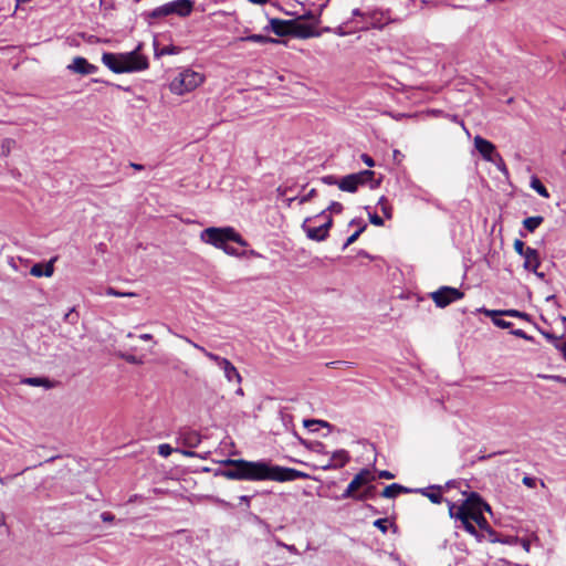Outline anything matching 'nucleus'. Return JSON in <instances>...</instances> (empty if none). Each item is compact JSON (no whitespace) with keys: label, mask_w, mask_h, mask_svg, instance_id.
<instances>
[{"label":"nucleus","mask_w":566,"mask_h":566,"mask_svg":"<svg viewBox=\"0 0 566 566\" xmlns=\"http://www.w3.org/2000/svg\"><path fill=\"white\" fill-rule=\"evenodd\" d=\"M226 464L231 469L223 470L221 474L229 480L287 482L307 478V474L296 469L272 464L266 460L230 459Z\"/></svg>","instance_id":"nucleus-1"},{"label":"nucleus","mask_w":566,"mask_h":566,"mask_svg":"<svg viewBox=\"0 0 566 566\" xmlns=\"http://www.w3.org/2000/svg\"><path fill=\"white\" fill-rule=\"evenodd\" d=\"M449 515L459 521L461 526L471 535L480 539V534L472 522H475L481 530L490 531V525L483 515L484 511H491L490 505L476 492H470L460 504L447 501Z\"/></svg>","instance_id":"nucleus-2"},{"label":"nucleus","mask_w":566,"mask_h":566,"mask_svg":"<svg viewBox=\"0 0 566 566\" xmlns=\"http://www.w3.org/2000/svg\"><path fill=\"white\" fill-rule=\"evenodd\" d=\"M143 44L126 53L105 52L102 55L103 64L116 74L142 72L149 67L147 56L140 53Z\"/></svg>","instance_id":"nucleus-3"},{"label":"nucleus","mask_w":566,"mask_h":566,"mask_svg":"<svg viewBox=\"0 0 566 566\" xmlns=\"http://www.w3.org/2000/svg\"><path fill=\"white\" fill-rule=\"evenodd\" d=\"M200 239L214 248L223 249L229 242H235L241 247H247L248 242L232 227H210L201 231Z\"/></svg>","instance_id":"nucleus-4"},{"label":"nucleus","mask_w":566,"mask_h":566,"mask_svg":"<svg viewBox=\"0 0 566 566\" xmlns=\"http://www.w3.org/2000/svg\"><path fill=\"white\" fill-rule=\"evenodd\" d=\"M205 81V75L191 69L180 71L169 83V90L176 95H184L196 90Z\"/></svg>","instance_id":"nucleus-5"},{"label":"nucleus","mask_w":566,"mask_h":566,"mask_svg":"<svg viewBox=\"0 0 566 566\" xmlns=\"http://www.w3.org/2000/svg\"><path fill=\"white\" fill-rule=\"evenodd\" d=\"M474 147L484 160L496 165L503 172H507L502 156L496 151L495 146L491 142L478 135L474 137Z\"/></svg>","instance_id":"nucleus-6"},{"label":"nucleus","mask_w":566,"mask_h":566,"mask_svg":"<svg viewBox=\"0 0 566 566\" xmlns=\"http://www.w3.org/2000/svg\"><path fill=\"white\" fill-rule=\"evenodd\" d=\"M314 218H306L302 223V229L306 233L307 238L313 241L322 242L328 237L329 229L333 226V219L327 216V219L321 226H312Z\"/></svg>","instance_id":"nucleus-7"},{"label":"nucleus","mask_w":566,"mask_h":566,"mask_svg":"<svg viewBox=\"0 0 566 566\" xmlns=\"http://www.w3.org/2000/svg\"><path fill=\"white\" fill-rule=\"evenodd\" d=\"M463 295V292H461L459 289L441 286L439 290L431 293V298L438 307L443 308L452 302L461 300Z\"/></svg>","instance_id":"nucleus-8"},{"label":"nucleus","mask_w":566,"mask_h":566,"mask_svg":"<svg viewBox=\"0 0 566 566\" xmlns=\"http://www.w3.org/2000/svg\"><path fill=\"white\" fill-rule=\"evenodd\" d=\"M291 25V36L297 39L318 38L322 35V31H318L314 24L302 22L300 19H292Z\"/></svg>","instance_id":"nucleus-9"},{"label":"nucleus","mask_w":566,"mask_h":566,"mask_svg":"<svg viewBox=\"0 0 566 566\" xmlns=\"http://www.w3.org/2000/svg\"><path fill=\"white\" fill-rule=\"evenodd\" d=\"M168 3L169 13L176 14L180 18H187L191 14L193 10V1L192 0H174Z\"/></svg>","instance_id":"nucleus-10"},{"label":"nucleus","mask_w":566,"mask_h":566,"mask_svg":"<svg viewBox=\"0 0 566 566\" xmlns=\"http://www.w3.org/2000/svg\"><path fill=\"white\" fill-rule=\"evenodd\" d=\"M67 69L74 73L82 75L94 74L98 70L96 65L88 63V61L82 56L74 57L72 63L67 66Z\"/></svg>","instance_id":"nucleus-11"},{"label":"nucleus","mask_w":566,"mask_h":566,"mask_svg":"<svg viewBox=\"0 0 566 566\" xmlns=\"http://www.w3.org/2000/svg\"><path fill=\"white\" fill-rule=\"evenodd\" d=\"M177 441L187 448H197L201 442V436L196 430L185 428L179 431Z\"/></svg>","instance_id":"nucleus-12"},{"label":"nucleus","mask_w":566,"mask_h":566,"mask_svg":"<svg viewBox=\"0 0 566 566\" xmlns=\"http://www.w3.org/2000/svg\"><path fill=\"white\" fill-rule=\"evenodd\" d=\"M291 20L272 18L269 20V27L265 30L273 32L277 36H287L291 35Z\"/></svg>","instance_id":"nucleus-13"},{"label":"nucleus","mask_w":566,"mask_h":566,"mask_svg":"<svg viewBox=\"0 0 566 566\" xmlns=\"http://www.w3.org/2000/svg\"><path fill=\"white\" fill-rule=\"evenodd\" d=\"M523 258H524V264H523L524 269L527 271H531L533 273H536V270L541 265V259H539L538 251L536 249L527 247Z\"/></svg>","instance_id":"nucleus-14"},{"label":"nucleus","mask_w":566,"mask_h":566,"mask_svg":"<svg viewBox=\"0 0 566 566\" xmlns=\"http://www.w3.org/2000/svg\"><path fill=\"white\" fill-rule=\"evenodd\" d=\"M325 9V4H317V8L314 10H307L304 13L297 15L295 19H300V21H308V24H314L315 28H318L321 23V15L323 10Z\"/></svg>","instance_id":"nucleus-15"},{"label":"nucleus","mask_w":566,"mask_h":566,"mask_svg":"<svg viewBox=\"0 0 566 566\" xmlns=\"http://www.w3.org/2000/svg\"><path fill=\"white\" fill-rule=\"evenodd\" d=\"M417 492H420L422 495L427 496L434 504H440L443 501L447 503L448 501L442 497V485H430L428 488L418 489Z\"/></svg>","instance_id":"nucleus-16"},{"label":"nucleus","mask_w":566,"mask_h":566,"mask_svg":"<svg viewBox=\"0 0 566 566\" xmlns=\"http://www.w3.org/2000/svg\"><path fill=\"white\" fill-rule=\"evenodd\" d=\"M486 316H510V317H518L522 319L530 321L531 316L525 312H520L517 310H480Z\"/></svg>","instance_id":"nucleus-17"},{"label":"nucleus","mask_w":566,"mask_h":566,"mask_svg":"<svg viewBox=\"0 0 566 566\" xmlns=\"http://www.w3.org/2000/svg\"><path fill=\"white\" fill-rule=\"evenodd\" d=\"M54 272L53 261H50L45 264L35 263L30 269V274L35 277L46 276L50 277Z\"/></svg>","instance_id":"nucleus-18"},{"label":"nucleus","mask_w":566,"mask_h":566,"mask_svg":"<svg viewBox=\"0 0 566 566\" xmlns=\"http://www.w3.org/2000/svg\"><path fill=\"white\" fill-rule=\"evenodd\" d=\"M359 186L360 185H359L355 174H350V175L343 177L338 182V188L340 190L352 192V193L356 192Z\"/></svg>","instance_id":"nucleus-19"},{"label":"nucleus","mask_w":566,"mask_h":566,"mask_svg":"<svg viewBox=\"0 0 566 566\" xmlns=\"http://www.w3.org/2000/svg\"><path fill=\"white\" fill-rule=\"evenodd\" d=\"M24 385L34 386V387H44L45 389H51L56 386V381L50 380L46 377H28L22 379L21 381Z\"/></svg>","instance_id":"nucleus-20"},{"label":"nucleus","mask_w":566,"mask_h":566,"mask_svg":"<svg viewBox=\"0 0 566 566\" xmlns=\"http://www.w3.org/2000/svg\"><path fill=\"white\" fill-rule=\"evenodd\" d=\"M220 369L223 371L224 377L229 382L241 384L242 377L230 360L227 363V366L223 365Z\"/></svg>","instance_id":"nucleus-21"},{"label":"nucleus","mask_w":566,"mask_h":566,"mask_svg":"<svg viewBox=\"0 0 566 566\" xmlns=\"http://www.w3.org/2000/svg\"><path fill=\"white\" fill-rule=\"evenodd\" d=\"M410 490L403 485H400L398 483H392L390 485H387L384 491L381 492L382 497L387 499H394L400 493H409Z\"/></svg>","instance_id":"nucleus-22"},{"label":"nucleus","mask_w":566,"mask_h":566,"mask_svg":"<svg viewBox=\"0 0 566 566\" xmlns=\"http://www.w3.org/2000/svg\"><path fill=\"white\" fill-rule=\"evenodd\" d=\"M168 15H170L168 3H165L147 12L145 14V18L148 21V23H151L153 20L161 19Z\"/></svg>","instance_id":"nucleus-23"},{"label":"nucleus","mask_w":566,"mask_h":566,"mask_svg":"<svg viewBox=\"0 0 566 566\" xmlns=\"http://www.w3.org/2000/svg\"><path fill=\"white\" fill-rule=\"evenodd\" d=\"M329 459H333V462H335L337 468L342 469L349 462L350 455L346 450L340 449L334 451Z\"/></svg>","instance_id":"nucleus-24"},{"label":"nucleus","mask_w":566,"mask_h":566,"mask_svg":"<svg viewBox=\"0 0 566 566\" xmlns=\"http://www.w3.org/2000/svg\"><path fill=\"white\" fill-rule=\"evenodd\" d=\"M543 221L544 218L542 216L528 217L524 219L523 226L527 231L534 232L543 223Z\"/></svg>","instance_id":"nucleus-25"},{"label":"nucleus","mask_w":566,"mask_h":566,"mask_svg":"<svg viewBox=\"0 0 566 566\" xmlns=\"http://www.w3.org/2000/svg\"><path fill=\"white\" fill-rule=\"evenodd\" d=\"M376 494V486L371 484L365 485V489L357 494V501L364 502L374 499Z\"/></svg>","instance_id":"nucleus-26"},{"label":"nucleus","mask_w":566,"mask_h":566,"mask_svg":"<svg viewBox=\"0 0 566 566\" xmlns=\"http://www.w3.org/2000/svg\"><path fill=\"white\" fill-rule=\"evenodd\" d=\"M242 40L249 41V42H254V43H261V44L277 42V40L266 36V35H262V34H251L245 38H242Z\"/></svg>","instance_id":"nucleus-27"},{"label":"nucleus","mask_w":566,"mask_h":566,"mask_svg":"<svg viewBox=\"0 0 566 566\" xmlns=\"http://www.w3.org/2000/svg\"><path fill=\"white\" fill-rule=\"evenodd\" d=\"M358 490H359V486L356 483H354L353 481H350V483L348 484V486L346 488L344 493L340 495V499L342 500L353 499V500L357 501V494L359 493Z\"/></svg>","instance_id":"nucleus-28"},{"label":"nucleus","mask_w":566,"mask_h":566,"mask_svg":"<svg viewBox=\"0 0 566 566\" xmlns=\"http://www.w3.org/2000/svg\"><path fill=\"white\" fill-rule=\"evenodd\" d=\"M531 187L534 189L539 196L544 198H548L549 193L546 187L542 184V181L537 177H533L531 179Z\"/></svg>","instance_id":"nucleus-29"},{"label":"nucleus","mask_w":566,"mask_h":566,"mask_svg":"<svg viewBox=\"0 0 566 566\" xmlns=\"http://www.w3.org/2000/svg\"><path fill=\"white\" fill-rule=\"evenodd\" d=\"M377 206L380 208L381 212L384 213L385 218L391 219L392 218V208L387 200L386 197H380L378 200Z\"/></svg>","instance_id":"nucleus-30"},{"label":"nucleus","mask_w":566,"mask_h":566,"mask_svg":"<svg viewBox=\"0 0 566 566\" xmlns=\"http://www.w3.org/2000/svg\"><path fill=\"white\" fill-rule=\"evenodd\" d=\"M356 178L359 182V185H366L368 182H371L375 176V171L373 170H361L359 172H356Z\"/></svg>","instance_id":"nucleus-31"},{"label":"nucleus","mask_w":566,"mask_h":566,"mask_svg":"<svg viewBox=\"0 0 566 566\" xmlns=\"http://www.w3.org/2000/svg\"><path fill=\"white\" fill-rule=\"evenodd\" d=\"M357 476H360L363 483L365 485L367 484H370L371 482H374L376 480V475L374 474V472L369 469H363L360 470L358 473H357Z\"/></svg>","instance_id":"nucleus-32"},{"label":"nucleus","mask_w":566,"mask_h":566,"mask_svg":"<svg viewBox=\"0 0 566 566\" xmlns=\"http://www.w3.org/2000/svg\"><path fill=\"white\" fill-rule=\"evenodd\" d=\"M366 224H361L357 231H355L350 237L347 238L346 242L344 243L342 250H346L350 244H353L359 235L365 231Z\"/></svg>","instance_id":"nucleus-33"},{"label":"nucleus","mask_w":566,"mask_h":566,"mask_svg":"<svg viewBox=\"0 0 566 566\" xmlns=\"http://www.w3.org/2000/svg\"><path fill=\"white\" fill-rule=\"evenodd\" d=\"M105 293L108 296H115V297H134V296H136V293H134V292H120L111 286L106 289Z\"/></svg>","instance_id":"nucleus-34"},{"label":"nucleus","mask_w":566,"mask_h":566,"mask_svg":"<svg viewBox=\"0 0 566 566\" xmlns=\"http://www.w3.org/2000/svg\"><path fill=\"white\" fill-rule=\"evenodd\" d=\"M343 211V205L337 201H332L329 206L319 212V216H326V212L329 213H340Z\"/></svg>","instance_id":"nucleus-35"},{"label":"nucleus","mask_w":566,"mask_h":566,"mask_svg":"<svg viewBox=\"0 0 566 566\" xmlns=\"http://www.w3.org/2000/svg\"><path fill=\"white\" fill-rule=\"evenodd\" d=\"M205 356L209 358L210 360L214 361L219 368H221L223 365L227 366V363L229 359L221 357L219 355H216L211 352H205Z\"/></svg>","instance_id":"nucleus-36"},{"label":"nucleus","mask_w":566,"mask_h":566,"mask_svg":"<svg viewBox=\"0 0 566 566\" xmlns=\"http://www.w3.org/2000/svg\"><path fill=\"white\" fill-rule=\"evenodd\" d=\"M303 424L306 428H311L312 426L325 427V428H328V429L332 428V426L327 421L317 420V419H305Z\"/></svg>","instance_id":"nucleus-37"},{"label":"nucleus","mask_w":566,"mask_h":566,"mask_svg":"<svg viewBox=\"0 0 566 566\" xmlns=\"http://www.w3.org/2000/svg\"><path fill=\"white\" fill-rule=\"evenodd\" d=\"M222 250L228 255L238 256V258L247 256V252L245 251H240V250L229 245V243H227Z\"/></svg>","instance_id":"nucleus-38"},{"label":"nucleus","mask_w":566,"mask_h":566,"mask_svg":"<svg viewBox=\"0 0 566 566\" xmlns=\"http://www.w3.org/2000/svg\"><path fill=\"white\" fill-rule=\"evenodd\" d=\"M374 526L377 527L382 534H386L389 526L388 518H378L374 522Z\"/></svg>","instance_id":"nucleus-39"},{"label":"nucleus","mask_w":566,"mask_h":566,"mask_svg":"<svg viewBox=\"0 0 566 566\" xmlns=\"http://www.w3.org/2000/svg\"><path fill=\"white\" fill-rule=\"evenodd\" d=\"M15 142L11 138H6L1 143V151L2 155L7 156L9 155L11 148L14 146Z\"/></svg>","instance_id":"nucleus-40"},{"label":"nucleus","mask_w":566,"mask_h":566,"mask_svg":"<svg viewBox=\"0 0 566 566\" xmlns=\"http://www.w3.org/2000/svg\"><path fill=\"white\" fill-rule=\"evenodd\" d=\"M490 317L492 318L493 324L500 328H509L512 326L511 322L504 321V319L500 318V316H490Z\"/></svg>","instance_id":"nucleus-41"},{"label":"nucleus","mask_w":566,"mask_h":566,"mask_svg":"<svg viewBox=\"0 0 566 566\" xmlns=\"http://www.w3.org/2000/svg\"><path fill=\"white\" fill-rule=\"evenodd\" d=\"M172 451L174 449L167 443L159 444L158 447V454L164 458L169 457L172 453Z\"/></svg>","instance_id":"nucleus-42"},{"label":"nucleus","mask_w":566,"mask_h":566,"mask_svg":"<svg viewBox=\"0 0 566 566\" xmlns=\"http://www.w3.org/2000/svg\"><path fill=\"white\" fill-rule=\"evenodd\" d=\"M526 248H527V247H525V243H524L522 240L516 239V240L514 241V250H515V252H516L517 254H520L521 256H523V255H524Z\"/></svg>","instance_id":"nucleus-43"},{"label":"nucleus","mask_w":566,"mask_h":566,"mask_svg":"<svg viewBox=\"0 0 566 566\" xmlns=\"http://www.w3.org/2000/svg\"><path fill=\"white\" fill-rule=\"evenodd\" d=\"M542 335L548 340L551 342L555 347L558 345V343L560 342V337H557L555 335H553L552 333H548V332H545V331H541Z\"/></svg>","instance_id":"nucleus-44"},{"label":"nucleus","mask_w":566,"mask_h":566,"mask_svg":"<svg viewBox=\"0 0 566 566\" xmlns=\"http://www.w3.org/2000/svg\"><path fill=\"white\" fill-rule=\"evenodd\" d=\"M180 52V49L175 45L164 46L159 53V55H167V54H178Z\"/></svg>","instance_id":"nucleus-45"},{"label":"nucleus","mask_w":566,"mask_h":566,"mask_svg":"<svg viewBox=\"0 0 566 566\" xmlns=\"http://www.w3.org/2000/svg\"><path fill=\"white\" fill-rule=\"evenodd\" d=\"M523 484L526 485L527 488H535L536 486V483H537V480L536 478H533V476H530V475H525L522 480Z\"/></svg>","instance_id":"nucleus-46"},{"label":"nucleus","mask_w":566,"mask_h":566,"mask_svg":"<svg viewBox=\"0 0 566 566\" xmlns=\"http://www.w3.org/2000/svg\"><path fill=\"white\" fill-rule=\"evenodd\" d=\"M369 221L374 226L381 227L384 226V220L376 213H369Z\"/></svg>","instance_id":"nucleus-47"},{"label":"nucleus","mask_w":566,"mask_h":566,"mask_svg":"<svg viewBox=\"0 0 566 566\" xmlns=\"http://www.w3.org/2000/svg\"><path fill=\"white\" fill-rule=\"evenodd\" d=\"M511 334H513L514 336L516 337H520V338H523V339H526V340H533V337L527 335L523 329H513L511 332Z\"/></svg>","instance_id":"nucleus-48"},{"label":"nucleus","mask_w":566,"mask_h":566,"mask_svg":"<svg viewBox=\"0 0 566 566\" xmlns=\"http://www.w3.org/2000/svg\"><path fill=\"white\" fill-rule=\"evenodd\" d=\"M317 191L316 189H311L305 196L300 198V203H305L310 200H312L316 196Z\"/></svg>","instance_id":"nucleus-49"},{"label":"nucleus","mask_w":566,"mask_h":566,"mask_svg":"<svg viewBox=\"0 0 566 566\" xmlns=\"http://www.w3.org/2000/svg\"><path fill=\"white\" fill-rule=\"evenodd\" d=\"M321 469L324 471H329V470H337L338 468L335 464V462H333V459H328L325 463H323L321 465Z\"/></svg>","instance_id":"nucleus-50"},{"label":"nucleus","mask_w":566,"mask_h":566,"mask_svg":"<svg viewBox=\"0 0 566 566\" xmlns=\"http://www.w3.org/2000/svg\"><path fill=\"white\" fill-rule=\"evenodd\" d=\"M322 182L326 184V185H337L338 186V182L339 180H337V178L333 175H328V176H324L322 177Z\"/></svg>","instance_id":"nucleus-51"},{"label":"nucleus","mask_w":566,"mask_h":566,"mask_svg":"<svg viewBox=\"0 0 566 566\" xmlns=\"http://www.w3.org/2000/svg\"><path fill=\"white\" fill-rule=\"evenodd\" d=\"M461 482L457 480H450L448 481L443 486V491L448 490L450 488H460Z\"/></svg>","instance_id":"nucleus-52"},{"label":"nucleus","mask_w":566,"mask_h":566,"mask_svg":"<svg viewBox=\"0 0 566 566\" xmlns=\"http://www.w3.org/2000/svg\"><path fill=\"white\" fill-rule=\"evenodd\" d=\"M361 160L368 166V167H374L375 166V161L374 159L368 156L367 154H363L360 156Z\"/></svg>","instance_id":"nucleus-53"},{"label":"nucleus","mask_w":566,"mask_h":566,"mask_svg":"<svg viewBox=\"0 0 566 566\" xmlns=\"http://www.w3.org/2000/svg\"><path fill=\"white\" fill-rule=\"evenodd\" d=\"M378 476L380 479H387V480H390V479L395 478V475L390 471H387V470L379 471L378 472Z\"/></svg>","instance_id":"nucleus-54"},{"label":"nucleus","mask_w":566,"mask_h":566,"mask_svg":"<svg viewBox=\"0 0 566 566\" xmlns=\"http://www.w3.org/2000/svg\"><path fill=\"white\" fill-rule=\"evenodd\" d=\"M184 339L190 344L191 346H193L195 348H197L198 350H200L203 355H205V352H208L205 347L200 346L199 344L192 342L191 339H189L188 337H184Z\"/></svg>","instance_id":"nucleus-55"},{"label":"nucleus","mask_w":566,"mask_h":566,"mask_svg":"<svg viewBox=\"0 0 566 566\" xmlns=\"http://www.w3.org/2000/svg\"><path fill=\"white\" fill-rule=\"evenodd\" d=\"M101 518L103 522H113L115 516L111 512H103L101 514Z\"/></svg>","instance_id":"nucleus-56"},{"label":"nucleus","mask_w":566,"mask_h":566,"mask_svg":"<svg viewBox=\"0 0 566 566\" xmlns=\"http://www.w3.org/2000/svg\"><path fill=\"white\" fill-rule=\"evenodd\" d=\"M556 349H558L562 354H563V357L565 358L566 360V340L565 342H559L558 345L556 346Z\"/></svg>","instance_id":"nucleus-57"},{"label":"nucleus","mask_w":566,"mask_h":566,"mask_svg":"<svg viewBox=\"0 0 566 566\" xmlns=\"http://www.w3.org/2000/svg\"><path fill=\"white\" fill-rule=\"evenodd\" d=\"M314 451L315 452H318V453H322V454H328V452L325 450V447L323 443L321 442H317L314 447Z\"/></svg>","instance_id":"nucleus-58"},{"label":"nucleus","mask_w":566,"mask_h":566,"mask_svg":"<svg viewBox=\"0 0 566 566\" xmlns=\"http://www.w3.org/2000/svg\"><path fill=\"white\" fill-rule=\"evenodd\" d=\"M279 545L284 547L285 549H287L292 554H298V551H297V548L294 545H287V544H284V543H279Z\"/></svg>","instance_id":"nucleus-59"},{"label":"nucleus","mask_w":566,"mask_h":566,"mask_svg":"<svg viewBox=\"0 0 566 566\" xmlns=\"http://www.w3.org/2000/svg\"><path fill=\"white\" fill-rule=\"evenodd\" d=\"M333 31H334L336 34L340 35V36L346 35V34H348V33H349V31H347V30L345 29V27H344V25H339V27H337V28H336L335 30H333Z\"/></svg>","instance_id":"nucleus-60"},{"label":"nucleus","mask_w":566,"mask_h":566,"mask_svg":"<svg viewBox=\"0 0 566 566\" xmlns=\"http://www.w3.org/2000/svg\"><path fill=\"white\" fill-rule=\"evenodd\" d=\"M177 452H180L181 454L186 455V457H196V452L193 451H190V450H179V449H176Z\"/></svg>","instance_id":"nucleus-61"},{"label":"nucleus","mask_w":566,"mask_h":566,"mask_svg":"<svg viewBox=\"0 0 566 566\" xmlns=\"http://www.w3.org/2000/svg\"><path fill=\"white\" fill-rule=\"evenodd\" d=\"M247 252L245 258H260L261 255L254 250H244Z\"/></svg>","instance_id":"nucleus-62"},{"label":"nucleus","mask_w":566,"mask_h":566,"mask_svg":"<svg viewBox=\"0 0 566 566\" xmlns=\"http://www.w3.org/2000/svg\"><path fill=\"white\" fill-rule=\"evenodd\" d=\"M545 378H549V379L566 384V378H564L562 376H545Z\"/></svg>","instance_id":"nucleus-63"},{"label":"nucleus","mask_w":566,"mask_h":566,"mask_svg":"<svg viewBox=\"0 0 566 566\" xmlns=\"http://www.w3.org/2000/svg\"><path fill=\"white\" fill-rule=\"evenodd\" d=\"M352 481H353L354 483H356V484L359 486V489H360V488H363V486H365V484L363 483V481H361L360 476H357V474L354 476V479H353Z\"/></svg>","instance_id":"nucleus-64"}]
</instances>
